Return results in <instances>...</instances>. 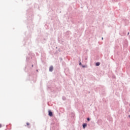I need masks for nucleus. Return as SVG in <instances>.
<instances>
[{
	"label": "nucleus",
	"instance_id": "1",
	"mask_svg": "<svg viewBox=\"0 0 130 130\" xmlns=\"http://www.w3.org/2000/svg\"><path fill=\"white\" fill-rule=\"evenodd\" d=\"M53 71V67L51 66L49 68V71L50 72H52Z\"/></svg>",
	"mask_w": 130,
	"mask_h": 130
},
{
	"label": "nucleus",
	"instance_id": "2",
	"mask_svg": "<svg viewBox=\"0 0 130 130\" xmlns=\"http://www.w3.org/2000/svg\"><path fill=\"white\" fill-rule=\"evenodd\" d=\"M49 116H52V112H51L50 111H49Z\"/></svg>",
	"mask_w": 130,
	"mask_h": 130
},
{
	"label": "nucleus",
	"instance_id": "3",
	"mask_svg": "<svg viewBox=\"0 0 130 130\" xmlns=\"http://www.w3.org/2000/svg\"><path fill=\"white\" fill-rule=\"evenodd\" d=\"M86 126H87V124H86V123L83 124V128H85Z\"/></svg>",
	"mask_w": 130,
	"mask_h": 130
},
{
	"label": "nucleus",
	"instance_id": "4",
	"mask_svg": "<svg viewBox=\"0 0 130 130\" xmlns=\"http://www.w3.org/2000/svg\"><path fill=\"white\" fill-rule=\"evenodd\" d=\"M95 64H96V67H99V66H100V62H98L96 63Z\"/></svg>",
	"mask_w": 130,
	"mask_h": 130
},
{
	"label": "nucleus",
	"instance_id": "5",
	"mask_svg": "<svg viewBox=\"0 0 130 130\" xmlns=\"http://www.w3.org/2000/svg\"><path fill=\"white\" fill-rule=\"evenodd\" d=\"M66 97H64V96L62 97V100H66Z\"/></svg>",
	"mask_w": 130,
	"mask_h": 130
},
{
	"label": "nucleus",
	"instance_id": "6",
	"mask_svg": "<svg viewBox=\"0 0 130 130\" xmlns=\"http://www.w3.org/2000/svg\"><path fill=\"white\" fill-rule=\"evenodd\" d=\"M87 120L88 121H90V118H87Z\"/></svg>",
	"mask_w": 130,
	"mask_h": 130
},
{
	"label": "nucleus",
	"instance_id": "7",
	"mask_svg": "<svg viewBox=\"0 0 130 130\" xmlns=\"http://www.w3.org/2000/svg\"><path fill=\"white\" fill-rule=\"evenodd\" d=\"M79 66H82V63H81V62H79Z\"/></svg>",
	"mask_w": 130,
	"mask_h": 130
},
{
	"label": "nucleus",
	"instance_id": "8",
	"mask_svg": "<svg viewBox=\"0 0 130 130\" xmlns=\"http://www.w3.org/2000/svg\"><path fill=\"white\" fill-rule=\"evenodd\" d=\"M82 68H86V66L82 65Z\"/></svg>",
	"mask_w": 130,
	"mask_h": 130
},
{
	"label": "nucleus",
	"instance_id": "9",
	"mask_svg": "<svg viewBox=\"0 0 130 130\" xmlns=\"http://www.w3.org/2000/svg\"><path fill=\"white\" fill-rule=\"evenodd\" d=\"M26 124H27V125H29V123H27Z\"/></svg>",
	"mask_w": 130,
	"mask_h": 130
},
{
	"label": "nucleus",
	"instance_id": "10",
	"mask_svg": "<svg viewBox=\"0 0 130 130\" xmlns=\"http://www.w3.org/2000/svg\"><path fill=\"white\" fill-rule=\"evenodd\" d=\"M0 127H2V124H0Z\"/></svg>",
	"mask_w": 130,
	"mask_h": 130
},
{
	"label": "nucleus",
	"instance_id": "11",
	"mask_svg": "<svg viewBox=\"0 0 130 130\" xmlns=\"http://www.w3.org/2000/svg\"><path fill=\"white\" fill-rule=\"evenodd\" d=\"M102 40H103V38H102Z\"/></svg>",
	"mask_w": 130,
	"mask_h": 130
},
{
	"label": "nucleus",
	"instance_id": "12",
	"mask_svg": "<svg viewBox=\"0 0 130 130\" xmlns=\"http://www.w3.org/2000/svg\"><path fill=\"white\" fill-rule=\"evenodd\" d=\"M129 34V32L128 33V35Z\"/></svg>",
	"mask_w": 130,
	"mask_h": 130
},
{
	"label": "nucleus",
	"instance_id": "13",
	"mask_svg": "<svg viewBox=\"0 0 130 130\" xmlns=\"http://www.w3.org/2000/svg\"><path fill=\"white\" fill-rule=\"evenodd\" d=\"M129 118H130V115H129Z\"/></svg>",
	"mask_w": 130,
	"mask_h": 130
}]
</instances>
